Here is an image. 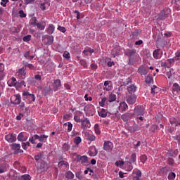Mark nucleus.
Segmentation results:
<instances>
[{
    "label": "nucleus",
    "mask_w": 180,
    "mask_h": 180,
    "mask_svg": "<svg viewBox=\"0 0 180 180\" xmlns=\"http://www.w3.org/2000/svg\"><path fill=\"white\" fill-rule=\"evenodd\" d=\"M124 53L125 56L129 57L128 64L131 65V64H133L134 62V58H136V49H127L124 51Z\"/></svg>",
    "instance_id": "obj_1"
},
{
    "label": "nucleus",
    "mask_w": 180,
    "mask_h": 180,
    "mask_svg": "<svg viewBox=\"0 0 180 180\" xmlns=\"http://www.w3.org/2000/svg\"><path fill=\"white\" fill-rule=\"evenodd\" d=\"M22 97L23 99H27L29 103H32V102H34L36 101V97L34 94H30L27 90L22 91Z\"/></svg>",
    "instance_id": "obj_2"
},
{
    "label": "nucleus",
    "mask_w": 180,
    "mask_h": 180,
    "mask_svg": "<svg viewBox=\"0 0 180 180\" xmlns=\"http://www.w3.org/2000/svg\"><path fill=\"white\" fill-rule=\"evenodd\" d=\"M137 101V96L134 94H128L126 97V101L129 105H134Z\"/></svg>",
    "instance_id": "obj_3"
},
{
    "label": "nucleus",
    "mask_w": 180,
    "mask_h": 180,
    "mask_svg": "<svg viewBox=\"0 0 180 180\" xmlns=\"http://www.w3.org/2000/svg\"><path fill=\"white\" fill-rule=\"evenodd\" d=\"M174 64H175V59L169 58L166 60L165 63L161 62V67H165L166 68H171V67H172Z\"/></svg>",
    "instance_id": "obj_4"
},
{
    "label": "nucleus",
    "mask_w": 180,
    "mask_h": 180,
    "mask_svg": "<svg viewBox=\"0 0 180 180\" xmlns=\"http://www.w3.org/2000/svg\"><path fill=\"white\" fill-rule=\"evenodd\" d=\"M103 150L108 151V153L113 150V143L110 141H105L103 143Z\"/></svg>",
    "instance_id": "obj_5"
},
{
    "label": "nucleus",
    "mask_w": 180,
    "mask_h": 180,
    "mask_svg": "<svg viewBox=\"0 0 180 180\" xmlns=\"http://www.w3.org/2000/svg\"><path fill=\"white\" fill-rule=\"evenodd\" d=\"M134 115H136V116H144V108H143V106L141 105H138L136 106L134 110Z\"/></svg>",
    "instance_id": "obj_6"
},
{
    "label": "nucleus",
    "mask_w": 180,
    "mask_h": 180,
    "mask_svg": "<svg viewBox=\"0 0 180 180\" xmlns=\"http://www.w3.org/2000/svg\"><path fill=\"white\" fill-rule=\"evenodd\" d=\"M11 102L13 105H19L21 102V97L20 94L14 95L11 98Z\"/></svg>",
    "instance_id": "obj_7"
},
{
    "label": "nucleus",
    "mask_w": 180,
    "mask_h": 180,
    "mask_svg": "<svg viewBox=\"0 0 180 180\" xmlns=\"http://www.w3.org/2000/svg\"><path fill=\"white\" fill-rule=\"evenodd\" d=\"M11 146H12V150H14L13 154L16 155L20 153H23V150L20 149V144L13 143Z\"/></svg>",
    "instance_id": "obj_8"
},
{
    "label": "nucleus",
    "mask_w": 180,
    "mask_h": 180,
    "mask_svg": "<svg viewBox=\"0 0 180 180\" xmlns=\"http://www.w3.org/2000/svg\"><path fill=\"white\" fill-rule=\"evenodd\" d=\"M5 139L8 143H15L16 141V134H10L5 136Z\"/></svg>",
    "instance_id": "obj_9"
},
{
    "label": "nucleus",
    "mask_w": 180,
    "mask_h": 180,
    "mask_svg": "<svg viewBox=\"0 0 180 180\" xmlns=\"http://www.w3.org/2000/svg\"><path fill=\"white\" fill-rule=\"evenodd\" d=\"M80 123H82L81 126L83 130H86V129L91 127V122L88 120V118L82 120Z\"/></svg>",
    "instance_id": "obj_10"
},
{
    "label": "nucleus",
    "mask_w": 180,
    "mask_h": 180,
    "mask_svg": "<svg viewBox=\"0 0 180 180\" xmlns=\"http://www.w3.org/2000/svg\"><path fill=\"white\" fill-rule=\"evenodd\" d=\"M88 153L90 157H96V155H98V149H96V147L94 146H91L89 149Z\"/></svg>",
    "instance_id": "obj_11"
},
{
    "label": "nucleus",
    "mask_w": 180,
    "mask_h": 180,
    "mask_svg": "<svg viewBox=\"0 0 180 180\" xmlns=\"http://www.w3.org/2000/svg\"><path fill=\"white\" fill-rule=\"evenodd\" d=\"M118 109L120 112H122L123 113V112H126L127 109H129V105H127V103H126V102H121L120 103Z\"/></svg>",
    "instance_id": "obj_12"
},
{
    "label": "nucleus",
    "mask_w": 180,
    "mask_h": 180,
    "mask_svg": "<svg viewBox=\"0 0 180 180\" xmlns=\"http://www.w3.org/2000/svg\"><path fill=\"white\" fill-rule=\"evenodd\" d=\"M81 116H84V113L81 111H77L76 115L74 116V120L77 122V123H81L82 120H81Z\"/></svg>",
    "instance_id": "obj_13"
},
{
    "label": "nucleus",
    "mask_w": 180,
    "mask_h": 180,
    "mask_svg": "<svg viewBox=\"0 0 180 180\" xmlns=\"http://www.w3.org/2000/svg\"><path fill=\"white\" fill-rule=\"evenodd\" d=\"M133 117V114L130 112H126L121 115V119L123 120V122H127L130 120Z\"/></svg>",
    "instance_id": "obj_14"
},
{
    "label": "nucleus",
    "mask_w": 180,
    "mask_h": 180,
    "mask_svg": "<svg viewBox=\"0 0 180 180\" xmlns=\"http://www.w3.org/2000/svg\"><path fill=\"white\" fill-rule=\"evenodd\" d=\"M138 74H140V75H147L148 74V72L147 71V68L146 67L141 65L138 68L137 70Z\"/></svg>",
    "instance_id": "obj_15"
},
{
    "label": "nucleus",
    "mask_w": 180,
    "mask_h": 180,
    "mask_svg": "<svg viewBox=\"0 0 180 180\" xmlns=\"http://www.w3.org/2000/svg\"><path fill=\"white\" fill-rule=\"evenodd\" d=\"M18 73L22 79H25L26 78V68L22 67L18 70Z\"/></svg>",
    "instance_id": "obj_16"
},
{
    "label": "nucleus",
    "mask_w": 180,
    "mask_h": 180,
    "mask_svg": "<svg viewBox=\"0 0 180 180\" xmlns=\"http://www.w3.org/2000/svg\"><path fill=\"white\" fill-rule=\"evenodd\" d=\"M39 168L41 172H46L50 168V165L47 162H41Z\"/></svg>",
    "instance_id": "obj_17"
},
{
    "label": "nucleus",
    "mask_w": 180,
    "mask_h": 180,
    "mask_svg": "<svg viewBox=\"0 0 180 180\" xmlns=\"http://www.w3.org/2000/svg\"><path fill=\"white\" fill-rule=\"evenodd\" d=\"M167 77L169 79H174L175 77V71L174 69H170L169 72H167Z\"/></svg>",
    "instance_id": "obj_18"
},
{
    "label": "nucleus",
    "mask_w": 180,
    "mask_h": 180,
    "mask_svg": "<svg viewBox=\"0 0 180 180\" xmlns=\"http://www.w3.org/2000/svg\"><path fill=\"white\" fill-rule=\"evenodd\" d=\"M153 57L154 58H155L156 60H158V58H160V54H161V56H162V51H161V49H155L153 51Z\"/></svg>",
    "instance_id": "obj_19"
},
{
    "label": "nucleus",
    "mask_w": 180,
    "mask_h": 180,
    "mask_svg": "<svg viewBox=\"0 0 180 180\" xmlns=\"http://www.w3.org/2000/svg\"><path fill=\"white\" fill-rule=\"evenodd\" d=\"M172 91H173V95H176V94H178V92L180 91L179 84L174 83L173 84Z\"/></svg>",
    "instance_id": "obj_20"
},
{
    "label": "nucleus",
    "mask_w": 180,
    "mask_h": 180,
    "mask_svg": "<svg viewBox=\"0 0 180 180\" xmlns=\"http://www.w3.org/2000/svg\"><path fill=\"white\" fill-rule=\"evenodd\" d=\"M61 86V80L59 79L54 80L53 82V89L54 91H57L58 89V87Z\"/></svg>",
    "instance_id": "obj_21"
},
{
    "label": "nucleus",
    "mask_w": 180,
    "mask_h": 180,
    "mask_svg": "<svg viewBox=\"0 0 180 180\" xmlns=\"http://www.w3.org/2000/svg\"><path fill=\"white\" fill-rule=\"evenodd\" d=\"M128 94H134L137 91V86L134 84H131L127 87Z\"/></svg>",
    "instance_id": "obj_22"
},
{
    "label": "nucleus",
    "mask_w": 180,
    "mask_h": 180,
    "mask_svg": "<svg viewBox=\"0 0 180 180\" xmlns=\"http://www.w3.org/2000/svg\"><path fill=\"white\" fill-rule=\"evenodd\" d=\"M56 27L53 24H50L46 30V32L49 34H53L54 33V30Z\"/></svg>",
    "instance_id": "obj_23"
},
{
    "label": "nucleus",
    "mask_w": 180,
    "mask_h": 180,
    "mask_svg": "<svg viewBox=\"0 0 180 180\" xmlns=\"http://www.w3.org/2000/svg\"><path fill=\"white\" fill-rule=\"evenodd\" d=\"M17 140H18V141H26V140H27V136L23 135V132H21L18 134Z\"/></svg>",
    "instance_id": "obj_24"
},
{
    "label": "nucleus",
    "mask_w": 180,
    "mask_h": 180,
    "mask_svg": "<svg viewBox=\"0 0 180 180\" xmlns=\"http://www.w3.org/2000/svg\"><path fill=\"white\" fill-rule=\"evenodd\" d=\"M98 115L101 117H106V116H108V111L104 108H102L101 110L98 112Z\"/></svg>",
    "instance_id": "obj_25"
},
{
    "label": "nucleus",
    "mask_w": 180,
    "mask_h": 180,
    "mask_svg": "<svg viewBox=\"0 0 180 180\" xmlns=\"http://www.w3.org/2000/svg\"><path fill=\"white\" fill-rule=\"evenodd\" d=\"M7 168H9V165L6 163H3L1 165V168H0V174H4V172H5V169H6Z\"/></svg>",
    "instance_id": "obj_26"
},
{
    "label": "nucleus",
    "mask_w": 180,
    "mask_h": 180,
    "mask_svg": "<svg viewBox=\"0 0 180 180\" xmlns=\"http://www.w3.org/2000/svg\"><path fill=\"white\" fill-rule=\"evenodd\" d=\"M145 81L146 84H152V82H154V79L153 78V76L148 75Z\"/></svg>",
    "instance_id": "obj_27"
},
{
    "label": "nucleus",
    "mask_w": 180,
    "mask_h": 180,
    "mask_svg": "<svg viewBox=\"0 0 180 180\" xmlns=\"http://www.w3.org/2000/svg\"><path fill=\"white\" fill-rule=\"evenodd\" d=\"M43 157H44V153H39L37 155H34V158L35 161L37 162V161H39V160H40V158H43Z\"/></svg>",
    "instance_id": "obj_28"
},
{
    "label": "nucleus",
    "mask_w": 180,
    "mask_h": 180,
    "mask_svg": "<svg viewBox=\"0 0 180 180\" xmlns=\"http://www.w3.org/2000/svg\"><path fill=\"white\" fill-rule=\"evenodd\" d=\"M30 25H32V26H34L35 27V26L37 25V18L36 17H32L30 20Z\"/></svg>",
    "instance_id": "obj_29"
},
{
    "label": "nucleus",
    "mask_w": 180,
    "mask_h": 180,
    "mask_svg": "<svg viewBox=\"0 0 180 180\" xmlns=\"http://www.w3.org/2000/svg\"><path fill=\"white\" fill-rule=\"evenodd\" d=\"M119 56V51H117V49H113L111 51V57H113V58H115V57Z\"/></svg>",
    "instance_id": "obj_30"
},
{
    "label": "nucleus",
    "mask_w": 180,
    "mask_h": 180,
    "mask_svg": "<svg viewBox=\"0 0 180 180\" xmlns=\"http://www.w3.org/2000/svg\"><path fill=\"white\" fill-rule=\"evenodd\" d=\"M63 126L64 127H68V131H71L72 130V124L71 122L65 123Z\"/></svg>",
    "instance_id": "obj_31"
},
{
    "label": "nucleus",
    "mask_w": 180,
    "mask_h": 180,
    "mask_svg": "<svg viewBox=\"0 0 180 180\" xmlns=\"http://www.w3.org/2000/svg\"><path fill=\"white\" fill-rule=\"evenodd\" d=\"M116 101V96L115 94H111L109 95L108 102H115Z\"/></svg>",
    "instance_id": "obj_32"
},
{
    "label": "nucleus",
    "mask_w": 180,
    "mask_h": 180,
    "mask_svg": "<svg viewBox=\"0 0 180 180\" xmlns=\"http://www.w3.org/2000/svg\"><path fill=\"white\" fill-rule=\"evenodd\" d=\"M80 161H81V164H82L83 165L84 164H87V162H88V156H86V155L82 156V160H80Z\"/></svg>",
    "instance_id": "obj_33"
},
{
    "label": "nucleus",
    "mask_w": 180,
    "mask_h": 180,
    "mask_svg": "<svg viewBox=\"0 0 180 180\" xmlns=\"http://www.w3.org/2000/svg\"><path fill=\"white\" fill-rule=\"evenodd\" d=\"M25 64V68H26V67H27L28 68H30V70H36V67H34V65H33V64H30L28 63L27 62H26Z\"/></svg>",
    "instance_id": "obj_34"
},
{
    "label": "nucleus",
    "mask_w": 180,
    "mask_h": 180,
    "mask_svg": "<svg viewBox=\"0 0 180 180\" xmlns=\"http://www.w3.org/2000/svg\"><path fill=\"white\" fill-rule=\"evenodd\" d=\"M66 178H68V179H74V174L72 173L71 171H68L66 173Z\"/></svg>",
    "instance_id": "obj_35"
},
{
    "label": "nucleus",
    "mask_w": 180,
    "mask_h": 180,
    "mask_svg": "<svg viewBox=\"0 0 180 180\" xmlns=\"http://www.w3.org/2000/svg\"><path fill=\"white\" fill-rule=\"evenodd\" d=\"M170 123L171 124H172V126H174V127H176V126L180 124V121L179 122L176 121V119L171 120Z\"/></svg>",
    "instance_id": "obj_36"
},
{
    "label": "nucleus",
    "mask_w": 180,
    "mask_h": 180,
    "mask_svg": "<svg viewBox=\"0 0 180 180\" xmlns=\"http://www.w3.org/2000/svg\"><path fill=\"white\" fill-rule=\"evenodd\" d=\"M131 160L129 161V164H133L134 162H136V160L137 158V155H136V153H133L131 156Z\"/></svg>",
    "instance_id": "obj_37"
},
{
    "label": "nucleus",
    "mask_w": 180,
    "mask_h": 180,
    "mask_svg": "<svg viewBox=\"0 0 180 180\" xmlns=\"http://www.w3.org/2000/svg\"><path fill=\"white\" fill-rule=\"evenodd\" d=\"M87 140H89V141H95L96 137L95 136V135H92L90 134H88L87 135Z\"/></svg>",
    "instance_id": "obj_38"
},
{
    "label": "nucleus",
    "mask_w": 180,
    "mask_h": 180,
    "mask_svg": "<svg viewBox=\"0 0 180 180\" xmlns=\"http://www.w3.org/2000/svg\"><path fill=\"white\" fill-rule=\"evenodd\" d=\"M176 176V174H175L174 172L169 173L168 175V179L169 180H174L175 179V177Z\"/></svg>",
    "instance_id": "obj_39"
},
{
    "label": "nucleus",
    "mask_w": 180,
    "mask_h": 180,
    "mask_svg": "<svg viewBox=\"0 0 180 180\" xmlns=\"http://www.w3.org/2000/svg\"><path fill=\"white\" fill-rule=\"evenodd\" d=\"M94 130L96 134H101V130L99 129V124H96L94 125Z\"/></svg>",
    "instance_id": "obj_40"
},
{
    "label": "nucleus",
    "mask_w": 180,
    "mask_h": 180,
    "mask_svg": "<svg viewBox=\"0 0 180 180\" xmlns=\"http://www.w3.org/2000/svg\"><path fill=\"white\" fill-rule=\"evenodd\" d=\"M81 141H82V140L81 139V137H79V136H77L74 139V143H76L77 146H78V144H79L81 143Z\"/></svg>",
    "instance_id": "obj_41"
},
{
    "label": "nucleus",
    "mask_w": 180,
    "mask_h": 180,
    "mask_svg": "<svg viewBox=\"0 0 180 180\" xmlns=\"http://www.w3.org/2000/svg\"><path fill=\"white\" fill-rule=\"evenodd\" d=\"M63 151H68L70 150V145L68 143H65L62 147Z\"/></svg>",
    "instance_id": "obj_42"
},
{
    "label": "nucleus",
    "mask_w": 180,
    "mask_h": 180,
    "mask_svg": "<svg viewBox=\"0 0 180 180\" xmlns=\"http://www.w3.org/2000/svg\"><path fill=\"white\" fill-rule=\"evenodd\" d=\"M140 160L141 162H143V164H144L146 161H147V155H141L140 157Z\"/></svg>",
    "instance_id": "obj_43"
},
{
    "label": "nucleus",
    "mask_w": 180,
    "mask_h": 180,
    "mask_svg": "<svg viewBox=\"0 0 180 180\" xmlns=\"http://www.w3.org/2000/svg\"><path fill=\"white\" fill-rule=\"evenodd\" d=\"M23 41H30L32 40V35H26L22 38Z\"/></svg>",
    "instance_id": "obj_44"
},
{
    "label": "nucleus",
    "mask_w": 180,
    "mask_h": 180,
    "mask_svg": "<svg viewBox=\"0 0 180 180\" xmlns=\"http://www.w3.org/2000/svg\"><path fill=\"white\" fill-rule=\"evenodd\" d=\"M63 57H64V58H66L67 60H70V58H71V56H70V52L65 51L63 53Z\"/></svg>",
    "instance_id": "obj_45"
},
{
    "label": "nucleus",
    "mask_w": 180,
    "mask_h": 180,
    "mask_svg": "<svg viewBox=\"0 0 180 180\" xmlns=\"http://www.w3.org/2000/svg\"><path fill=\"white\" fill-rule=\"evenodd\" d=\"M48 39V44H53V42L54 41V37L50 36L47 38Z\"/></svg>",
    "instance_id": "obj_46"
},
{
    "label": "nucleus",
    "mask_w": 180,
    "mask_h": 180,
    "mask_svg": "<svg viewBox=\"0 0 180 180\" xmlns=\"http://www.w3.org/2000/svg\"><path fill=\"white\" fill-rule=\"evenodd\" d=\"M48 138H49V136L44 134V135H41L39 136V141H44V140H46V139H48Z\"/></svg>",
    "instance_id": "obj_47"
},
{
    "label": "nucleus",
    "mask_w": 180,
    "mask_h": 180,
    "mask_svg": "<svg viewBox=\"0 0 180 180\" xmlns=\"http://www.w3.org/2000/svg\"><path fill=\"white\" fill-rule=\"evenodd\" d=\"M5 78V73H4V69L0 70V81H2Z\"/></svg>",
    "instance_id": "obj_48"
},
{
    "label": "nucleus",
    "mask_w": 180,
    "mask_h": 180,
    "mask_svg": "<svg viewBox=\"0 0 180 180\" xmlns=\"http://www.w3.org/2000/svg\"><path fill=\"white\" fill-rule=\"evenodd\" d=\"M80 64L84 67V68H88V63L84 60H80Z\"/></svg>",
    "instance_id": "obj_49"
},
{
    "label": "nucleus",
    "mask_w": 180,
    "mask_h": 180,
    "mask_svg": "<svg viewBox=\"0 0 180 180\" xmlns=\"http://www.w3.org/2000/svg\"><path fill=\"white\" fill-rule=\"evenodd\" d=\"M51 91V89L50 87H45L44 89V96H47V94H49V92H50Z\"/></svg>",
    "instance_id": "obj_50"
},
{
    "label": "nucleus",
    "mask_w": 180,
    "mask_h": 180,
    "mask_svg": "<svg viewBox=\"0 0 180 180\" xmlns=\"http://www.w3.org/2000/svg\"><path fill=\"white\" fill-rule=\"evenodd\" d=\"M167 162L169 165H174V164H175V161L172 159V158H169L167 159Z\"/></svg>",
    "instance_id": "obj_51"
},
{
    "label": "nucleus",
    "mask_w": 180,
    "mask_h": 180,
    "mask_svg": "<svg viewBox=\"0 0 180 180\" xmlns=\"http://www.w3.org/2000/svg\"><path fill=\"white\" fill-rule=\"evenodd\" d=\"M106 97H104L102 98L101 101L99 102V105L100 106H101L102 108H103V106H105V102H106Z\"/></svg>",
    "instance_id": "obj_52"
},
{
    "label": "nucleus",
    "mask_w": 180,
    "mask_h": 180,
    "mask_svg": "<svg viewBox=\"0 0 180 180\" xmlns=\"http://www.w3.org/2000/svg\"><path fill=\"white\" fill-rule=\"evenodd\" d=\"M21 179H23V180H30V175H29V174H24V175L21 176Z\"/></svg>",
    "instance_id": "obj_53"
},
{
    "label": "nucleus",
    "mask_w": 180,
    "mask_h": 180,
    "mask_svg": "<svg viewBox=\"0 0 180 180\" xmlns=\"http://www.w3.org/2000/svg\"><path fill=\"white\" fill-rule=\"evenodd\" d=\"M58 30L62 32V33H65V32H67V29H65V27H61L60 25L58 27Z\"/></svg>",
    "instance_id": "obj_54"
},
{
    "label": "nucleus",
    "mask_w": 180,
    "mask_h": 180,
    "mask_svg": "<svg viewBox=\"0 0 180 180\" xmlns=\"http://www.w3.org/2000/svg\"><path fill=\"white\" fill-rule=\"evenodd\" d=\"M7 84L8 86H15V88H18V83H13V82L8 81Z\"/></svg>",
    "instance_id": "obj_55"
},
{
    "label": "nucleus",
    "mask_w": 180,
    "mask_h": 180,
    "mask_svg": "<svg viewBox=\"0 0 180 180\" xmlns=\"http://www.w3.org/2000/svg\"><path fill=\"white\" fill-rule=\"evenodd\" d=\"M63 165H68V162L64 161V160H60L58 162V167H63Z\"/></svg>",
    "instance_id": "obj_56"
},
{
    "label": "nucleus",
    "mask_w": 180,
    "mask_h": 180,
    "mask_svg": "<svg viewBox=\"0 0 180 180\" xmlns=\"http://www.w3.org/2000/svg\"><path fill=\"white\" fill-rule=\"evenodd\" d=\"M124 85H129V84H131V77H128L124 82Z\"/></svg>",
    "instance_id": "obj_57"
},
{
    "label": "nucleus",
    "mask_w": 180,
    "mask_h": 180,
    "mask_svg": "<svg viewBox=\"0 0 180 180\" xmlns=\"http://www.w3.org/2000/svg\"><path fill=\"white\" fill-rule=\"evenodd\" d=\"M36 26L38 29H40V30H44L45 27L42 25L41 23L39 22L37 23Z\"/></svg>",
    "instance_id": "obj_58"
},
{
    "label": "nucleus",
    "mask_w": 180,
    "mask_h": 180,
    "mask_svg": "<svg viewBox=\"0 0 180 180\" xmlns=\"http://www.w3.org/2000/svg\"><path fill=\"white\" fill-rule=\"evenodd\" d=\"M20 18H26V13L23 11V10H21L19 11Z\"/></svg>",
    "instance_id": "obj_59"
},
{
    "label": "nucleus",
    "mask_w": 180,
    "mask_h": 180,
    "mask_svg": "<svg viewBox=\"0 0 180 180\" xmlns=\"http://www.w3.org/2000/svg\"><path fill=\"white\" fill-rule=\"evenodd\" d=\"M36 0H24V4L25 5H29L30 4H33Z\"/></svg>",
    "instance_id": "obj_60"
},
{
    "label": "nucleus",
    "mask_w": 180,
    "mask_h": 180,
    "mask_svg": "<svg viewBox=\"0 0 180 180\" xmlns=\"http://www.w3.org/2000/svg\"><path fill=\"white\" fill-rule=\"evenodd\" d=\"M25 85V82L22 80L20 82H18L17 88H20V86H23Z\"/></svg>",
    "instance_id": "obj_61"
},
{
    "label": "nucleus",
    "mask_w": 180,
    "mask_h": 180,
    "mask_svg": "<svg viewBox=\"0 0 180 180\" xmlns=\"http://www.w3.org/2000/svg\"><path fill=\"white\" fill-rule=\"evenodd\" d=\"M158 129V125H153L151 127V131H153V133L155 132V130H157Z\"/></svg>",
    "instance_id": "obj_62"
},
{
    "label": "nucleus",
    "mask_w": 180,
    "mask_h": 180,
    "mask_svg": "<svg viewBox=\"0 0 180 180\" xmlns=\"http://www.w3.org/2000/svg\"><path fill=\"white\" fill-rule=\"evenodd\" d=\"M47 2H44V3H41V8L42 9V11H46V5H47Z\"/></svg>",
    "instance_id": "obj_63"
},
{
    "label": "nucleus",
    "mask_w": 180,
    "mask_h": 180,
    "mask_svg": "<svg viewBox=\"0 0 180 180\" xmlns=\"http://www.w3.org/2000/svg\"><path fill=\"white\" fill-rule=\"evenodd\" d=\"M174 140H177V141L180 144V136L179 135H176L174 136Z\"/></svg>",
    "instance_id": "obj_64"
}]
</instances>
